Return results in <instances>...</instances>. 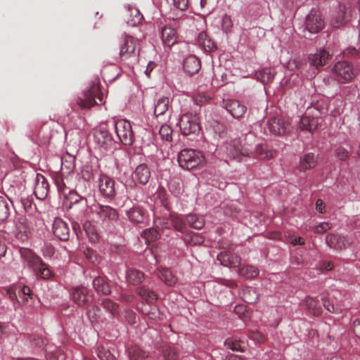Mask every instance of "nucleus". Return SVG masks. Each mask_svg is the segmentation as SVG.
I'll return each instance as SVG.
<instances>
[{"label":"nucleus","mask_w":360,"mask_h":360,"mask_svg":"<svg viewBox=\"0 0 360 360\" xmlns=\"http://www.w3.org/2000/svg\"><path fill=\"white\" fill-rule=\"evenodd\" d=\"M115 131L120 140L125 145H131L134 141L131 125L125 120H120L115 122Z\"/></svg>","instance_id":"nucleus-6"},{"label":"nucleus","mask_w":360,"mask_h":360,"mask_svg":"<svg viewBox=\"0 0 360 360\" xmlns=\"http://www.w3.org/2000/svg\"><path fill=\"white\" fill-rule=\"evenodd\" d=\"M159 277L168 285H172L176 283V278L167 269H162L159 271Z\"/></svg>","instance_id":"nucleus-31"},{"label":"nucleus","mask_w":360,"mask_h":360,"mask_svg":"<svg viewBox=\"0 0 360 360\" xmlns=\"http://www.w3.org/2000/svg\"><path fill=\"white\" fill-rule=\"evenodd\" d=\"M349 11L346 6H340L338 11L333 18L332 24L338 27L343 25L349 20Z\"/></svg>","instance_id":"nucleus-19"},{"label":"nucleus","mask_w":360,"mask_h":360,"mask_svg":"<svg viewBox=\"0 0 360 360\" xmlns=\"http://www.w3.org/2000/svg\"><path fill=\"white\" fill-rule=\"evenodd\" d=\"M243 299L249 303L255 302L257 300V295L255 292H251L250 290H246L243 293Z\"/></svg>","instance_id":"nucleus-52"},{"label":"nucleus","mask_w":360,"mask_h":360,"mask_svg":"<svg viewBox=\"0 0 360 360\" xmlns=\"http://www.w3.org/2000/svg\"><path fill=\"white\" fill-rule=\"evenodd\" d=\"M333 75L340 83H347L354 78L355 73L352 65L347 61L337 63L333 68Z\"/></svg>","instance_id":"nucleus-5"},{"label":"nucleus","mask_w":360,"mask_h":360,"mask_svg":"<svg viewBox=\"0 0 360 360\" xmlns=\"http://www.w3.org/2000/svg\"><path fill=\"white\" fill-rule=\"evenodd\" d=\"M324 27V22L321 13L316 9L310 11L306 18V28L309 32L315 34L321 30Z\"/></svg>","instance_id":"nucleus-7"},{"label":"nucleus","mask_w":360,"mask_h":360,"mask_svg":"<svg viewBox=\"0 0 360 360\" xmlns=\"http://www.w3.org/2000/svg\"><path fill=\"white\" fill-rule=\"evenodd\" d=\"M98 86L94 85L88 91L85 92L79 99V105L82 108H89L97 103L96 98L101 102L102 96L98 95Z\"/></svg>","instance_id":"nucleus-8"},{"label":"nucleus","mask_w":360,"mask_h":360,"mask_svg":"<svg viewBox=\"0 0 360 360\" xmlns=\"http://www.w3.org/2000/svg\"><path fill=\"white\" fill-rule=\"evenodd\" d=\"M83 229L91 241H96L98 239V233L91 222H84L83 224Z\"/></svg>","instance_id":"nucleus-35"},{"label":"nucleus","mask_w":360,"mask_h":360,"mask_svg":"<svg viewBox=\"0 0 360 360\" xmlns=\"http://www.w3.org/2000/svg\"><path fill=\"white\" fill-rule=\"evenodd\" d=\"M353 331L356 336L360 338V318L353 322Z\"/></svg>","instance_id":"nucleus-59"},{"label":"nucleus","mask_w":360,"mask_h":360,"mask_svg":"<svg viewBox=\"0 0 360 360\" xmlns=\"http://www.w3.org/2000/svg\"><path fill=\"white\" fill-rule=\"evenodd\" d=\"M94 288L103 294L107 295L110 292V288L108 283H106L103 278L101 277L96 278L93 281Z\"/></svg>","instance_id":"nucleus-29"},{"label":"nucleus","mask_w":360,"mask_h":360,"mask_svg":"<svg viewBox=\"0 0 360 360\" xmlns=\"http://www.w3.org/2000/svg\"><path fill=\"white\" fill-rule=\"evenodd\" d=\"M301 65V61L299 58H291L286 65V69L290 72L297 70Z\"/></svg>","instance_id":"nucleus-48"},{"label":"nucleus","mask_w":360,"mask_h":360,"mask_svg":"<svg viewBox=\"0 0 360 360\" xmlns=\"http://www.w3.org/2000/svg\"><path fill=\"white\" fill-rule=\"evenodd\" d=\"M224 107L235 118L243 117L246 112V107L236 100L224 101Z\"/></svg>","instance_id":"nucleus-12"},{"label":"nucleus","mask_w":360,"mask_h":360,"mask_svg":"<svg viewBox=\"0 0 360 360\" xmlns=\"http://www.w3.org/2000/svg\"><path fill=\"white\" fill-rule=\"evenodd\" d=\"M177 124L184 136L196 134L200 130L198 117L192 113L183 114Z\"/></svg>","instance_id":"nucleus-3"},{"label":"nucleus","mask_w":360,"mask_h":360,"mask_svg":"<svg viewBox=\"0 0 360 360\" xmlns=\"http://www.w3.org/2000/svg\"><path fill=\"white\" fill-rule=\"evenodd\" d=\"M329 58V53L325 51H319L309 57L310 68H312L313 72L311 74V77H314L316 72V70L320 67L323 66L326 64Z\"/></svg>","instance_id":"nucleus-11"},{"label":"nucleus","mask_w":360,"mask_h":360,"mask_svg":"<svg viewBox=\"0 0 360 360\" xmlns=\"http://www.w3.org/2000/svg\"><path fill=\"white\" fill-rule=\"evenodd\" d=\"M169 103L170 100L169 97L162 96L159 98L155 104V115L158 117L164 114L168 110Z\"/></svg>","instance_id":"nucleus-25"},{"label":"nucleus","mask_w":360,"mask_h":360,"mask_svg":"<svg viewBox=\"0 0 360 360\" xmlns=\"http://www.w3.org/2000/svg\"><path fill=\"white\" fill-rule=\"evenodd\" d=\"M20 296L24 302H28V299L31 297L30 289L27 286H24L20 290Z\"/></svg>","instance_id":"nucleus-54"},{"label":"nucleus","mask_w":360,"mask_h":360,"mask_svg":"<svg viewBox=\"0 0 360 360\" xmlns=\"http://www.w3.org/2000/svg\"><path fill=\"white\" fill-rule=\"evenodd\" d=\"M54 235L60 240H65L68 239L70 229L68 224L60 219H56L53 224Z\"/></svg>","instance_id":"nucleus-16"},{"label":"nucleus","mask_w":360,"mask_h":360,"mask_svg":"<svg viewBox=\"0 0 360 360\" xmlns=\"http://www.w3.org/2000/svg\"><path fill=\"white\" fill-rule=\"evenodd\" d=\"M316 208L320 212H323L324 205L323 202L321 200H318L316 203Z\"/></svg>","instance_id":"nucleus-61"},{"label":"nucleus","mask_w":360,"mask_h":360,"mask_svg":"<svg viewBox=\"0 0 360 360\" xmlns=\"http://www.w3.org/2000/svg\"><path fill=\"white\" fill-rule=\"evenodd\" d=\"M217 259L224 266H236L240 263L238 257L233 255L229 252H221Z\"/></svg>","instance_id":"nucleus-24"},{"label":"nucleus","mask_w":360,"mask_h":360,"mask_svg":"<svg viewBox=\"0 0 360 360\" xmlns=\"http://www.w3.org/2000/svg\"><path fill=\"white\" fill-rule=\"evenodd\" d=\"M161 38L165 46L171 47L177 41L176 32L171 27H165L162 30Z\"/></svg>","instance_id":"nucleus-20"},{"label":"nucleus","mask_w":360,"mask_h":360,"mask_svg":"<svg viewBox=\"0 0 360 360\" xmlns=\"http://www.w3.org/2000/svg\"><path fill=\"white\" fill-rule=\"evenodd\" d=\"M96 311H98V309H93L88 312V316L92 322L96 321L97 319V314Z\"/></svg>","instance_id":"nucleus-60"},{"label":"nucleus","mask_w":360,"mask_h":360,"mask_svg":"<svg viewBox=\"0 0 360 360\" xmlns=\"http://www.w3.org/2000/svg\"><path fill=\"white\" fill-rule=\"evenodd\" d=\"M268 128L274 134L283 135L289 131L290 127L284 118L275 117L269 121Z\"/></svg>","instance_id":"nucleus-10"},{"label":"nucleus","mask_w":360,"mask_h":360,"mask_svg":"<svg viewBox=\"0 0 360 360\" xmlns=\"http://www.w3.org/2000/svg\"><path fill=\"white\" fill-rule=\"evenodd\" d=\"M257 78L263 83L270 82L274 77V73L270 69L264 68L256 74Z\"/></svg>","instance_id":"nucleus-38"},{"label":"nucleus","mask_w":360,"mask_h":360,"mask_svg":"<svg viewBox=\"0 0 360 360\" xmlns=\"http://www.w3.org/2000/svg\"><path fill=\"white\" fill-rule=\"evenodd\" d=\"M146 356V353L137 346L131 347L129 349V358L130 360H143Z\"/></svg>","instance_id":"nucleus-33"},{"label":"nucleus","mask_w":360,"mask_h":360,"mask_svg":"<svg viewBox=\"0 0 360 360\" xmlns=\"http://www.w3.org/2000/svg\"><path fill=\"white\" fill-rule=\"evenodd\" d=\"M102 307L112 314L116 313L117 309V304L110 300H104L102 302Z\"/></svg>","instance_id":"nucleus-47"},{"label":"nucleus","mask_w":360,"mask_h":360,"mask_svg":"<svg viewBox=\"0 0 360 360\" xmlns=\"http://www.w3.org/2000/svg\"><path fill=\"white\" fill-rule=\"evenodd\" d=\"M9 214L8 203L4 197L0 196V221L5 220Z\"/></svg>","instance_id":"nucleus-41"},{"label":"nucleus","mask_w":360,"mask_h":360,"mask_svg":"<svg viewBox=\"0 0 360 360\" xmlns=\"http://www.w3.org/2000/svg\"><path fill=\"white\" fill-rule=\"evenodd\" d=\"M164 358L167 360H176L177 354L174 349L172 348H167L163 352Z\"/></svg>","instance_id":"nucleus-53"},{"label":"nucleus","mask_w":360,"mask_h":360,"mask_svg":"<svg viewBox=\"0 0 360 360\" xmlns=\"http://www.w3.org/2000/svg\"><path fill=\"white\" fill-rule=\"evenodd\" d=\"M139 51L136 40L131 36L124 39V43L121 45L120 55L123 60L127 59L132 56H136Z\"/></svg>","instance_id":"nucleus-9"},{"label":"nucleus","mask_w":360,"mask_h":360,"mask_svg":"<svg viewBox=\"0 0 360 360\" xmlns=\"http://www.w3.org/2000/svg\"><path fill=\"white\" fill-rule=\"evenodd\" d=\"M129 219L134 222L141 223L144 219V213L139 207H134L127 212Z\"/></svg>","instance_id":"nucleus-32"},{"label":"nucleus","mask_w":360,"mask_h":360,"mask_svg":"<svg viewBox=\"0 0 360 360\" xmlns=\"http://www.w3.org/2000/svg\"><path fill=\"white\" fill-rule=\"evenodd\" d=\"M159 236L158 231L154 229H147L143 231L142 234V237L145 238L146 243H150L155 239H157Z\"/></svg>","instance_id":"nucleus-43"},{"label":"nucleus","mask_w":360,"mask_h":360,"mask_svg":"<svg viewBox=\"0 0 360 360\" xmlns=\"http://www.w3.org/2000/svg\"><path fill=\"white\" fill-rule=\"evenodd\" d=\"M150 176V172L145 165H139L132 174V179L135 183L146 184Z\"/></svg>","instance_id":"nucleus-15"},{"label":"nucleus","mask_w":360,"mask_h":360,"mask_svg":"<svg viewBox=\"0 0 360 360\" xmlns=\"http://www.w3.org/2000/svg\"><path fill=\"white\" fill-rule=\"evenodd\" d=\"M288 240L294 245H303L304 243V240L302 238L294 235L289 236Z\"/></svg>","instance_id":"nucleus-55"},{"label":"nucleus","mask_w":360,"mask_h":360,"mask_svg":"<svg viewBox=\"0 0 360 360\" xmlns=\"http://www.w3.org/2000/svg\"><path fill=\"white\" fill-rule=\"evenodd\" d=\"M49 191V184L45 177L41 174H37L36 178V184L34 193L37 198L44 199Z\"/></svg>","instance_id":"nucleus-17"},{"label":"nucleus","mask_w":360,"mask_h":360,"mask_svg":"<svg viewBox=\"0 0 360 360\" xmlns=\"http://www.w3.org/2000/svg\"><path fill=\"white\" fill-rule=\"evenodd\" d=\"M178 162L182 168L192 169L204 165L205 158L200 151L184 149L179 154Z\"/></svg>","instance_id":"nucleus-1"},{"label":"nucleus","mask_w":360,"mask_h":360,"mask_svg":"<svg viewBox=\"0 0 360 360\" xmlns=\"http://www.w3.org/2000/svg\"><path fill=\"white\" fill-rule=\"evenodd\" d=\"M304 305L314 315H319L321 308L316 300L312 297H307L304 300Z\"/></svg>","instance_id":"nucleus-30"},{"label":"nucleus","mask_w":360,"mask_h":360,"mask_svg":"<svg viewBox=\"0 0 360 360\" xmlns=\"http://www.w3.org/2000/svg\"><path fill=\"white\" fill-rule=\"evenodd\" d=\"M7 293L11 300H15L17 299L16 293L13 289H8Z\"/></svg>","instance_id":"nucleus-62"},{"label":"nucleus","mask_w":360,"mask_h":360,"mask_svg":"<svg viewBox=\"0 0 360 360\" xmlns=\"http://www.w3.org/2000/svg\"><path fill=\"white\" fill-rule=\"evenodd\" d=\"M175 6L181 11L185 10L188 5V0H174Z\"/></svg>","instance_id":"nucleus-58"},{"label":"nucleus","mask_w":360,"mask_h":360,"mask_svg":"<svg viewBox=\"0 0 360 360\" xmlns=\"http://www.w3.org/2000/svg\"><path fill=\"white\" fill-rule=\"evenodd\" d=\"M239 274L246 278H254L259 274L258 270L252 266H245L239 269Z\"/></svg>","instance_id":"nucleus-40"},{"label":"nucleus","mask_w":360,"mask_h":360,"mask_svg":"<svg viewBox=\"0 0 360 360\" xmlns=\"http://www.w3.org/2000/svg\"><path fill=\"white\" fill-rule=\"evenodd\" d=\"M210 99V97L204 94H197L194 96V101L197 104H203Z\"/></svg>","instance_id":"nucleus-57"},{"label":"nucleus","mask_w":360,"mask_h":360,"mask_svg":"<svg viewBox=\"0 0 360 360\" xmlns=\"http://www.w3.org/2000/svg\"><path fill=\"white\" fill-rule=\"evenodd\" d=\"M127 278L129 282L133 284H137L142 281L143 274L138 270H130L127 274Z\"/></svg>","instance_id":"nucleus-37"},{"label":"nucleus","mask_w":360,"mask_h":360,"mask_svg":"<svg viewBox=\"0 0 360 360\" xmlns=\"http://www.w3.org/2000/svg\"><path fill=\"white\" fill-rule=\"evenodd\" d=\"M22 256L27 261L29 264L37 271L39 276L41 278L47 279L51 278V272L46 264L43 263L41 259L35 255L32 251L25 250L21 252Z\"/></svg>","instance_id":"nucleus-2"},{"label":"nucleus","mask_w":360,"mask_h":360,"mask_svg":"<svg viewBox=\"0 0 360 360\" xmlns=\"http://www.w3.org/2000/svg\"><path fill=\"white\" fill-rule=\"evenodd\" d=\"M331 228V225L328 222H321L314 228V231L316 233H323Z\"/></svg>","instance_id":"nucleus-50"},{"label":"nucleus","mask_w":360,"mask_h":360,"mask_svg":"<svg viewBox=\"0 0 360 360\" xmlns=\"http://www.w3.org/2000/svg\"><path fill=\"white\" fill-rule=\"evenodd\" d=\"M171 221L174 228L179 231H182L184 226V222L182 219L179 216H171Z\"/></svg>","instance_id":"nucleus-51"},{"label":"nucleus","mask_w":360,"mask_h":360,"mask_svg":"<svg viewBox=\"0 0 360 360\" xmlns=\"http://www.w3.org/2000/svg\"><path fill=\"white\" fill-rule=\"evenodd\" d=\"M98 356L101 360H115V357L110 353V352L105 349L104 348L98 350Z\"/></svg>","instance_id":"nucleus-49"},{"label":"nucleus","mask_w":360,"mask_h":360,"mask_svg":"<svg viewBox=\"0 0 360 360\" xmlns=\"http://www.w3.org/2000/svg\"><path fill=\"white\" fill-rule=\"evenodd\" d=\"M224 344L227 348L233 351H244V346L239 341L227 340Z\"/></svg>","instance_id":"nucleus-45"},{"label":"nucleus","mask_w":360,"mask_h":360,"mask_svg":"<svg viewBox=\"0 0 360 360\" xmlns=\"http://www.w3.org/2000/svg\"><path fill=\"white\" fill-rule=\"evenodd\" d=\"M199 44L205 51H212L215 49V44L205 32H201L198 37Z\"/></svg>","instance_id":"nucleus-26"},{"label":"nucleus","mask_w":360,"mask_h":360,"mask_svg":"<svg viewBox=\"0 0 360 360\" xmlns=\"http://www.w3.org/2000/svg\"><path fill=\"white\" fill-rule=\"evenodd\" d=\"M326 243L330 247L342 248L345 245V238L335 234H329L326 237Z\"/></svg>","instance_id":"nucleus-28"},{"label":"nucleus","mask_w":360,"mask_h":360,"mask_svg":"<svg viewBox=\"0 0 360 360\" xmlns=\"http://www.w3.org/2000/svg\"><path fill=\"white\" fill-rule=\"evenodd\" d=\"M142 18V15L137 8L129 7L127 17V23L129 25L136 26L141 22Z\"/></svg>","instance_id":"nucleus-27"},{"label":"nucleus","mask_w":360,"mask_h":360,"mask_svg":"<svg viewBox=\"0 0 360 360\" xmlns=\"http://www.w3.org/2000/svg\"><path fill=\"white\" fill-rule=\"evenodd\" d=\"M252 153V148L249 146H231L229 149V155L234 159L241 160L243 157L249 156Z\"/></svg>","instance_id":"nucleus-21"},{"label":"nucleus","mask_w":360,"mask_h":360,"mask_svg":"<svg viewBox=\"0 0 360 360\" xmlns=\"http://www.w3.org/2000/svg\"><path fill=\"white\" fill-rule=\"evenodd\" d=\"M98 187L101 193L106 197H112L115 195L114 181L108 176L101 175L100 176Z\"/></svg>","instance_id":"nucleus-13"},{"label":"nucleus","mask_w":360,"mask_h":360,"mask_svg":"<svg viewBox=\"0 0 360 360\" xmlns=\"http://www.w3.org/2000/svg\"><path fill=\"white\" fill-rule=\"evenodd\" d=\"M139 294L143 299L148 302L156 299L155 293L146 288H140Z\"/></svg>","instance_id":"nucleus-44"},{"label":"nucleus","mask_w":360,"mask_h":360,"mask_svg":"<svg viewBox=\"0 0 360 360\" xmlns=\"http://www.w3.org/2000/svg\"><path fill=\"white\" fill-rule=\"evenodd\" d=\"M186 221L191 226L196 229H201L205 224V221L202 217L194 214L188 215L186 217Z\"/></svg>","instance_id":"nucleus-34"},{"label":"nucleus","mask_w":360,"mask_h":360,"mask_svg":"<svg viewBox=\"0 0 360 360\" xmlns=\"http://www.w3.org/2000/svg\"><path fill=\"white\" fill-rule=\"evenodd\" d=\"M30 233V227L25 219H20L16 225L15 237L21 240L25 241L27 239Z\"/></svg>","instance_id":"nucleus-22"},{"label":"nucleus","mask_w":360,"mask_h":360,"mask_svg":"<svg viewBox=\"0 0 360 360\" xmlns=\"http://www.w3.org/2000/svg\"><path fill=\"white\" fill-rule=\"evenodd\" d=\"M97 213L103 218L114 219L117 217L116 211L108 206H99Z\"/></svg>","instance_id":"nucleus-36"},{"label":"nucleus","mask_w":360,"mask_h":360,"mask_svg":"<svg viewBox=\"0 0 360 360\" xmlns=\"http://www.w3.org/2000/svg\"><path fill=\"white\" fill-rule=\"evenodd\" d=\"M316 162V158L313 153H308L300 159L297 167L300 172H305L307 169L313 168Z\"/></svg>","instance_id":"nucleus-23"},{"label":"nucleus","mask_w":360,"mask_h":360,"mask_svg":"<svg viewBox=\"0 0 360 360\" xmlns=\"http://www.w3.org/2000/svg\"><path fill=\"white\" fill-rule=\"evenodd\" d=\"M320 112L314 108H308L300 120V127L302 130L313 131L320 124Z\"/></svg>","instance_id":"nucleus-4"},{"label":"nucleus","mask_w":360,"mask_h":360,"mask_svg":"<svg viewBox=\"0 0 360 360\" xmlns=\"http://www.w3.org/2000/svg\"><path fill=\"white\" fill-rule=\"evenodd\" d=\"M201 68L200 59L195 55L188 56L184 62V68L189 75L197 73Z\"/></svg>","instance_id":"nucleus-18"},{"label":"nucleus","mask_w":360,"mask_h":360,"mask_svg":"<svg viewBox=\"0 0 360 360\" xmlns=\"http://www.w3.org/2000/svg\"><path fill=\"white\" fill-rule=\"evenodd\" d=\"M245 310V307L243 305L237 306L235 308V311L236 314L240 315V314Z\"/></svg>","instance_id":"nucleus-63"},{"label":"nucleus","mask_w":360,"mask_h":360,"mask_svg":"<svg viewBox=\"0 0 360 360\" xmlns=\"http://www.w3.org/2000/svg\"><path fill=\"white\" fill-rule=\"evenodd\" d=\"M49 360H64L65 355L60 351L50 353L48 356Z\"/></svg>","instance_id":"nucleus-56"},{"label":"nucleus","mask_w":360,"mask_h":360,"mask_svg":"<svg viewBox=\"0 0 360 360\" xmlns=\"http://www.w3.org/2000/svg\"><path fill=\"white\" fill-rule=\"evenodd\" d=\"M349 146L348 145H347L346 146H339L335 149L336 157L340 160H345L349 156Z\"/></svg>","instance_id":"nucleus-42"},{"label":"nucleus","mask_w":360,"mask_h":360,"mask_svg":"<svg viewBox=\"0 0 360 360\" xmlns=\"http://www.w3.org/2000/svg\"><path fill=\"white\" fill-rule=\"evenodd\" d=\"M255 150L256 154L262 159H269L274 156V152L262 145L255 147Z\"/></svg>","instance_id":"nucleus-39"},{"label":"nucleus","mask_w":360,"mask_h":360,"mask_svg":"<svg viewBox=\"0 0 360 360\" xmlns=\"http://www.w3.org/2000/svg\"><path fill=\"white\" fill-rule=\"evenodd\" d=\"M172 130L169 125L164 124L160 129V134L165 140L169 141L172 139Z\"/></svg>","instance_id":"nucleus-46"},{"label":"nucleus","mask_w":360,"mask_h":360,"mask_svg":"<svg viewBox=\"0 0 360 360\" xmlns=\"http://www.w3.org/2000/svg\"><path fill=\"white\" fill-rule=\"evenodd\" d=\"M72 298V300L78 305H84L91 299L87 289L83 286L73 288Z\"/></svg>","instance_id":"nucleus-14"},{"label":"nucleus","mask_w":360,"mask_h":360,"mask_svg":"<svg viewBox=\"0 0 360 360\" xmlns=\"http://www.w3.org/2000/svg\"><path fill=\"white\" fill-rule=\"evenodd\" d=\"M227 360H244L243 358H242L241 356H237V355H230L228 358H227Z\"/></svg>","instance_id":"nucleus-64"}]
</instances>
